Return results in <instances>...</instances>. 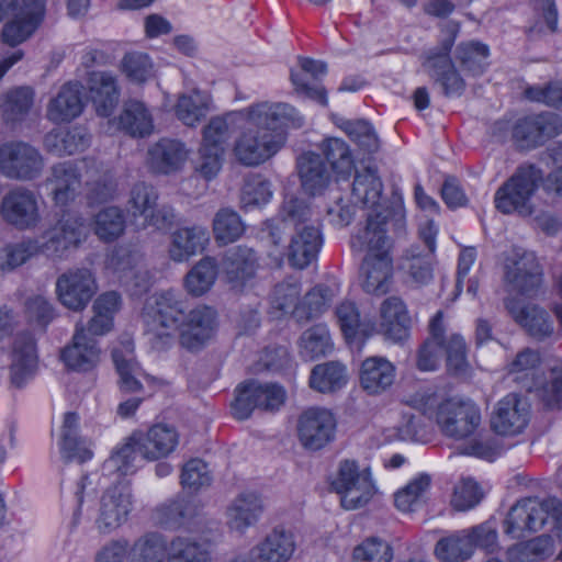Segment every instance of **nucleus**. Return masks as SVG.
I'll list each match as a JSON object with an SVG mask.
<instances>
[{"label": "nucleus", "instance_id": "obj_1", "mask_svg": "<svg viewBox=\"0 0 562 562\" xmlns=\"http://www.w3.org/2000/svg\"><path fill=\"white\" fill-rule=\"evenodd\" d=\"M216 311L198 305L186 313L181 296L173 290L149 296L142 318L151 346L157 350L170 347L179 338L188 350H198L212 337L216 327Z\"/></svg>", "mask_w": 562, "mask_h": 562}, {"label": "nucleus", "instance_id": "obj_2", "mask_svg": "<svg viewBox=\"0 0 562 562\" xmlns=\"http://www.w3.org/2000/svg\"><path fill=\"white\" fill-rule=\"evenodd\" d=\"M233 116L251 125L240 131L233 147L236 160L246 167L268 161L284 146L286 131L304 125L303 115L286 102L260 101L227 117Z\"/></svg>", "mask_w": 562, "mask_h": 562}, {"label": "nucleus", "instance_id": "obj_3", "mask_svg": "<svg viewBox=\"0 0 562 562\" xmlns=\"http://www.w3.org/2000/svg\"><path fill=\"white\" fill-rule=\"evenodd\" d=\"M86 176L88 199L91 202H102L110 199L115 191V183L108 172H101L93 160L63 161L50 168L46 186L50 190L56 205L66 206L75 201L81 178Z\"/></svg>", "mask_w": 562, "mask_h": 562}, {"label": "nucleus", "instance_id": "obj_4", "mask_svg": "<svg viewBox=\"0 0 562 562\" xmlns=\"http://www.w3.org/2000/svg\"><path fill=\"white\" fill-rule=\"evenodd\" d=\"M404 403L428 418H435L441 432L454 439L472 435L481 423L480 408L470 400L442 398L431 392H416Z\"/></svg>", "mask_w": 562, "mask_h": 562}, {"label": "nucleus", "instance_id": "obj_5", "mask_svg": "<svg viewBox=\"0 0 562 562\" xmlns=\"http://www.w3.org/2000/svg\"><path fill=\"white\" fill-rule=\"evenodd\" d=\"M179 443V435L173 427L154 425L146 434H134L119 447L103 463L106 474L119 476L134 473L143 460L154 461L169 456Z\"/></svg>", "mask_w": 562, "mask_h": 562}, {"label": "nucleus", "instance_id": "obj_6", "mask_svg": "<svg viewBox=\"0 0 562 562\" xmlns=\"http://www.w3.org/2000/svg\"><path fill=\"white\" fill-rule=\"evenodd\" d=\"M281 214L283 223L295 229L289 246V262L294 268L304 269L316 259L323 243L318 221L312 218L310 206L295 198L284 201Z\"/></svg>", "mask_w": 562, "mask_h": 562}, {"label": "nucleus", "instance_id": "obj_7", "mask_svg": "<svg viewBox=\"0 0 562 562\" xmlns=\"http://www.w3.org/2000/svg\"><path fill=\"white\" fill-rule=\"evenodd\" d=\"M540 353L531 348L520 350L507 364V372L526 391L536 390L539 397L549 408L562 407V361L555 362L549 370L550 378L541 386L538 385Z\"/></svg>", "mask_w": 562, "mask_h": 562}, {"label": "nucleus", "instance_id": "obj_8", "mask_svg": "<svg viewBox=\"0 0 562 562\" xmlns=\"http://www.w3.org/2000/svg\"><path fill=\"white\" fill-rule=\"evenodd\" d=\"M458 32L457 24L447 25L441 30L438 45L425 52L422 57L424 71L447 98L461 97L465 90V81L450 57Z\"/></svg>", "mask_w": 562, "mask_h": 562}, {"label": "nucleus", "instance_id": "obj_9", "mask_svg": "<svg viewBox=\"0 0 562 562\" xmlns=\"http://www.w3.org/2000/svg\"><path fill=\"white\" fill-rule=\"evenodd\" d=\"M542 180V171L533 165L517 168L514 175L495 192V207L504 213L530 216L533 213L531 198Z\"/></svg>", "mask_w": 562, "mask_h": 562}, {"label": "nucleus", "instance_id": "obj_10", "mask_svg": "<svg viewBox=\"0 0 562 562\" xmlns=\"http://www.w3.org/2000/svg\"><path fill=\"white\" fill-rule=\"evenodd\" d=\"M86 217L75 210L63 211L56 222L41 235L44 256L64 259L68 252L78 249L89 236Z\"/></svg>", "mask_w": 562, "mask_h": 562}, {"label": "nucleus", "instance_id": "obj_11", "mask_svg": "<svg viewBox=\"0 0 562 562\" xmlns=\"http://www.w3.org/2000/svg\"><path fill=\"white\" fill-rule=\"evenodd\" d=\"M562 503L558 498H547L542 502L536 498H525L513 505L503 521L504 533L513 539H520L530 532L540 530L549 515L559 516Z\"/></svg>", "mask_w": 562, "mask_h": 562}, {"label": "nucleus", "instance_id": "obj_12", "mask_svg": "<svg viewBox=\"0 0 562 562\" xmlns=\"http://www.w3.org/2000/svg\"><path fill=\"white\" fill-rule=\"evenodd\" d=\"M330 485L348 510L364 506L376 492L370 468L360 469L357 461L349 459L339 462Z\"/></svg>", "mask_w": 562, "mask_h": 562}, {"label": "nucleus", "instance_id": "obj_13", "mask_svg": "<svg viewBox=\"0 0 562 562\" xmlns=\"http://www.w3.org/2000/svg\"><path fill=\"white\" fill-rule=\"evenodd\" d=\"M45 159L38 148L22 140L0 145V173L8 179L32 181L44 171Z\"/></svg>", "mask_w": 562, "mask_h": 562}, {"label": "nucleus", "instance_id": "obj_14", "mask_svg": "<svg viewBox=\"0 0 562 562\" xmlns=\"http://www.w3.org/2000/svg\"><path fill=\"white\" fill-rule=\"evenodd\" d=\"M157 201L156 189L145 182H138L131 190L127 212L135 222L140 220L138 225L143 228L151 226L158 231L168 229L175 222V211L168 205L157 207Z\"/></svg>", "mask_w": 562, "mask_h": 562}, {"label": "nucleus", "instance_id": "obj_15", "mask_svg": "<svg viewBox=\"0 0 562 562\" xmlns=\"http://www.w3.org/2000/svg\"><path fill=\"white\" fill-rule=\"evenodd\" d=\"M2 220L19 231H31L42 222L40 200L34 191L25 187L9 190L1 199Z\"/></svg>", "mask_w": 562, "mask_h": 562}, {"label": "nucleus", "instance_id": "obj_16", "mask_svg": "<svg viewBox=\"0 0 562 562\" xmlns=\"http://www.w3.org/2000/svg\"><path fill=\"white\" fill-rule=\"evenodd\" d=\"M58 301L74 312L83 311L98 291L93 272L88 268H72L56 280Z\"/></svg>", "mask_w": 562, "mask_h": 562}, {"label": "nucleus", "instance_id": "obj_17", "mask_svg": "<svg viewBox=\"0 0 562 562\" xmlns=\"http://www.w3.org/2000/svg\"><path fill=\"white\" fill-rule=\"evenodd\" d=\"M504 279L512 291L535 295L542 283V270L536 255L520 248L513 249L505 261Z\"/></svg>", "mask_w": 562, "mask_h": 562}, {"label": "nucleus", "instance_id": "obj_18", "mask_svg": "<svg viewBox=\"0 0 562 562\" xmlns=\"http://www.w3.org/2000/svg\"><path fill=\"white\" fill-rule=\"evenodd\" d=\"M337 420L330 409L310 407L297 418L296 430L301 445L312 451H317L334 441Z\"/></svg>", "mask_w": 562, "mask_h": 562}, {"label": "nucleus", "instance_id": "obj_19", "mask_svg": "<svg viewBox=\"0 0 562 562\" xmlns=\"http://www.w3.org/2000/svg\"><path fill=\"white\" fill-rule=\"evenodd\" d=\"M132 509L133 495L128 486L109 487L99 502L95 529L103 536L113 533L127 521Z\"/></svg>", "mask_w": 562, "mask_h": 562}, {"label": "nucleus", "instance_id": "obj_20", "mask_svg": "<svg viewBox=\"0 0 562 562\" xmlns=\"http://www.w3.org/2000/svg\"><path fill=\"white\" fill-rule=\"evenodd\" d=\"M46 0H18L14 13L1 31L2 43L15 47L29 40L44 21Z\"/></svg>", "mask_w": 562, "mask_h": 562}, {"label": "nucleus", "instance_id": "obj_21", "mask_svg": "<svg viewBox=\"0 0 562 562\" xmlns=\"http://www.w3.org/2000/svg\"><path fill=\"white\" fill-rule=\"evenodd\" d=\"M561 133L562 117L552 112L526 116L513 127V138L520 148L526 149L538 147Z\"/></svg>", "mask_w": 562, "mask_h": 562}, {"label": "nucleus", "instance_id": "obj_22", "mask_svg": "<svg viewBox=\"0 0 562 562\" xmlns=\"http://www.w3.org/2000/svg\"><path fill=\"white\" fill-rule=\"evenodd\" d=\"M530 420V405L527 398L509 393L499 400L491 417L492 429L502 436L521 434Z\"/></svg>", "mask_w": 562, "mask_h": 562}, {"label": "nucleus", "instance_id": "obj_23", "mask_svg": "<svg viewBox=\"0 0 562 562\" xmlns=\"http://www.w3.org/2000/svg\"><path fill=\"white\" fill-rule=\"evenodd\" d=\"M505 307L512 318L533 339L543 341L554 335V323L544 307L513 297L505 300Z\"/></svg>", "mask_w": 562, "mask_h": 562}, {"label": "nucleus", "instance_id": "obj_24", "mask_svg": "<svg viewBox=\"0 0 562 562\" xmlns=\"http://www.w3.org/2000/svg\"><path fill=\"white\" fill-rule=\"evenodd\" d=\"M389 214L386 211L371 212L363 227L351 237V248L367 251V256L391 255L392 240L387 235Z\"/></svg>", "mask_w": 562, "mask_h": 562}, {"label": "nucleus", "instance_id": "obj_25", "mask_svg": "<svg viewBox=\"0 0 562 562\" xmlns=\"http://www.w3.org/2000/svg\"><path fill=\"white\" fill-rule=\"evenodd\" d=\"M257 268L256 254L243 246L228 249L222 260L224 279L235 291H243L255 279Z\"/></svg>", "mask_w": 562, "mask_h": 562}, {"label": "nucleus", "instance_id": "obj_26", "mask_svg": "<svg viewBox=\"0 0 562 562\" xmlns=\"http://www.w3.org/2000/svg\"><path fill=\"white\" fill-rule=\"evenodd\" d=\"M10 361L12 385L22 387L34 378L37 370V353L34 338L30 334H21L14 338Z\"/></svg>", "mask_w": 562, "mask_h": 562}, {"label": "nucleus", "instance_id": "obj_27", "mask_svg": "<svg viewBox=\"0 0 562 562\" xmlns=\"http://www.w3.org/2000/svg\"><path fill=\"white\" fill-rule=\"evenodd\" d=\"M61 359L72 370L88 371L99 362L100 348L97 340L86 333V328L77 324L71 344L61 351Z\"/></svg>", "mask_w": 562, "mask_h": 562}, {"label": "nucleus", "instance_id": "obj_28", "mask_svg": "<svg viewBox=\"0 0 562 562\" xmlns=\"http://www.w3.org/2000/svg\"><path fill=\"white\" fill-rule=\"evenodd\" d=\"M210 241L206 227L201 225L180 227L170 235L169 258L175 262L188 261L202 252Z\"/></svg>", "mask_w": 562, "mask_h": 562}, {"label": "nucleus", "instance_id": "obj_29", "mask_svg": "<svg viewBox=\"0 0 562 562\" xmlns=\"http://www.w3.org/2000/svg\"><path fill=\"white\" fill-rule=\"evenodd\" d=\"M188 158L183 143L162 138L149 147L147 165L153 172L169 175L181 169Z\"/></svg>", "mask_w": 562, "mask_h": 562}, {"label": "nucleus", "instance_id": "obj_30", "mask_svg": "<svg viewBox=\"0 0 562 562\" xmlns=\"http://www.w3.org/2000/svg\"><path fill=\"white\" fill-rule=\"evenodd\" d=\"M262 512V501L256 493H241L227 506L226 524L231 530L244 533L257 524Z\"/></svg>", "mask_w": 562, "mask_h": 562}, {"label": "nucleus", "instance_id": "obj_31", "mask_svg": "<svg viewBox=\"0 0 562 562\" xmlns=\"http://www.w3.org/2000/svg\"><path fill=\"white\" fill-rule=\"evenodd\" d=\"M88 89L98 115L110 116L120 97L116 77L106 71H92L88 77Z\"/></svg>", "mask_w": 562, "mask_h": 562}, {"label": "nucleus", "instance_id": "obj_32", "mask_svg": "<svg viewBox=\"0 0 562 562\" xmlns=\"http://www.w3.org/2000/svg\"><path fill=\"white\" fill-rule=\"evenodd\" d=\"M361 278L366 292L376 295L389 292L393 279L391 255L366 256L361 265Z\"/></svg>", "mask_w": 562, "mask_h": 562}, {"label": "nucleus", "instance_id": "obj_33", "mask_svg": "<svg viewBox=\"0 0 562 562\" xmlns=\"http://www.w3.org/2000/svg\"><path fill=\"white\" fill-rule=\"evenodd\" d=\"M81 85L65 83L47 105V117L54 123L69 122L83 110Z\"/></svg>", "mask_w": 562, "mask_h": 562}, {"label": "nucleus", "instance_id": "obj_34", "mask_svg": "<svg viewBox=\"0 0 562 562\" xmlns=\"http://www.w3.org/2000/svg\"><path fill=\"white\" fill-rule=\"evenodd\" d=\"M302 188L311 195L321 194L330 182V172L318 154L304 153L296 161Z\"/></svg>", "mask_w": 562, "mask_h": 562}, {"label": "nucleus", "instance_id": "obj_35", "mask_svg": "<svg viewBox=\"0 0 562 562\" xmlns=\"http://www.w3.org/2000/svg\"><path fill=\"white\" fill-rule=\"evenodd\" d=\"M409 323L406 306L400 297L391 296L382 303L380 328L386 339L394 342L406 339Z\"/></svg>", "mask_w": 562, "mask_h": 562}, {"label": "nucleus", "instance_id": "obj_36", "mask_svg": "<svg viewBox=\"0 0 562 562\" xmlns=\"http://www.w3.org/2000/svg\"><path fill=\"white\" fill-rule=\"evenodd\" d=\"M200 514V507L193 499L177 497L159 505L154 512L156 524L167 529L189 526Z\"/></svg>", "mask_w": 562, "mask_h": 562}, {"label": "nucleus", "instance_id": "obj_37", "mask_svg": "<svg viewBox=\"0 0 562 562\" xmlns=\"http://www.w3.org/2000/svg\"><path fill=\"white\" fill-rule=\"evenodd\" d=\"M383 183L375 169L368 167L357 171L352 182L351 199L355 204L381 212Z\"/></svg>", "mask_w": 562, "mask_h": 562}, {"label": "nucleus", "instance_id": "obj_38", "mask_svg": "<svg viewBox=\"0 0 562 562\" xmlns=\"http://www.w3.org/2000/svg\"><path fill=\"white\" fill-rule=\"evenodd\" d=\"M251 550L258 562H286L295 550V542L291 532L274 528Z\"/></svg>", "mask_w": 562, "mask_h": 562}, {"label": "nucleus", "instance_id": "obj_39", "mask_svg": "<svg viewBox=\"0 0 562 562\" xmlns=\"http://www.w3.org/2000/svg\"><path fill=\"white\" fill-rule=\"evenodd\" d=\"M395 367L383 357H369L361 366L360 383L369 394H379L394 382Z\"/></svg>", "mask_w": 562, "mask_h": 562}, {"label": "nucleus", "instance_id": "obj_40", "mask_svg": "<svg viewBox=\"0 0 562 562\" xmlns=\"http://www.w3.org/2000/svg\"><path fill=\"white\" fill-rule=\"evenodd\" d=\"M79 417L76 413H66L58 442L61 458L69 461L86 462L92 458V452L86 441L78 436Z\"/></svg>", "mask_w": 562, "mask_h": 562}, {"label": "nucleus", "instance_id": "obj_41", "mask_svg": "<svg viewBox=\"0 0 562 562\" xmlns=\"http://www.w3.org/2000/svg\"><path fill=\"white\" fill-rule=\"evenodd\" d=\"M89 135L81 127H57L44 136L45 149L56 156L74 155L89 146Z\"/></svg>", "mask_w": 562, "mask_h": 562}, {"label": "nucleus", "instance_id": "obj_42", "mask_svg": "<svg viewBox=\"0 0 562 562\" xmlns=\"http://www.w3.org/2000/svg\"><path fill=\"white\" fill-rule=\"evenodd\" d=\"M113 362L115 364L120 390L126 393H136L142 391L143 385L138 380L142 369L134 357V345L131 340L122 344L121 348H114L112 351Z\"/></svg>", "mask_w": 562, "mask_h": 562}, {"label": "nucleus", "instance_id": "obj_43", "mask_svg": "<svg viewBox=\"0 0 562 562\" xmlns=\"http://www.w3.org/2000/svg\"><path fill=\"white\" fill-rule=\"evenodd\" d=\"M127 551V562H168L169 543L162 533L148 531L136 538Z\"/></svg>", "mask_w": 562, "mask_h": 562}, {"label": "nucleus", "instance_id": "obj_44", "mask_svg": "<svg viewBox=\"0 0 562 562\" xmlns=\"http://www.w3.org/2000/svg\"><path fill=\"white\" fill-rule=\"evenodd\" d=\"M301 283L295 278H288L277 283L269 297L270 313L281 318L293 315L297 319V312L301 310Z\"/></svg>", "mask_w": 562, "mask_h": 562}, {"label": "nucleus", "instance_id": "obj_45", "mask_svg": "<svg viewBox=\"0 0 562 562\" xmlns=\"http://www.w3.org/2000/svg\"><path fill=\"white\" fill-rule=\"evenodd\" d=\"M35 91L29 86L14 87L0 98V111L4 122L20 123L31 112Z\"/></svg>", "mask_w": 562, "mask_h": 562}, {"label": "nucleus", "instance_id": "obj_46", "mask_svg": "<svg viewBox=\"0 0 562 562\" xmlns=\"http://www.w3.org/2000/svg\"><path fill=\"white\" fill-rule=\"evenodd\" d=\"M121 306L117 292L109 291L97 297L92 305L93 316L88 323L86 333L91 336H102L113 327V318Z\"/></svg>", "mask_w": 562, "mask_h": 562}, {"label": "nucleus", "instance_id": "obj_47", "mask_svg": "<svg viewBox=\"0 0 562 562\" xmlns=\"http://www.w3.org/2000/svg\"><path fill=\"white\" fill-rule=\"evenodd\" d=\"M430 337L424 342L418 351L417 367L422 371H434L437 369L445 345V327L441 312L432 317L430 325Z\"/></svg>", "mask_w": 562, "mask_h": 562}, {"label": "nucleus", "instance_id": "obj_48", "mask_svg": "<svg viewBox=\"0 0 562 562\" xmlns=\"http://www.w3.org/2000/svg\"><path fill=\"white\" fill-rule=\"evenodd\" d=\"M348 381L347 368L338 361L316 364L310 375V386L319 393H334Z\"/></svg>", "mask_w": 562, "mask_h": 562}, {"label": "nucleus", "instance_id": "obj_49", "mask_svg": "<svg viewBox=\"0 0 562 562\" xmlns=\"http://www.w3.org/2000/svg\"><path fill=\"white\" fill-rule=\"evenodd\" d=\"M119 126L133 137H145L154 130L153 117L143 102L130 100L119 116Z\"/></svg>", "mask_w": 562, "mask_h": 562}, {"label": "nucleus", "instance_id": "obj_50", "mask_svg": "<svg viewBox=\"0 0 562 562\" xmlns=\"http://www.w3.org/2000/svg\"><path fill=\"white\" fill-rule=\"evenodd\" d=\"M336 316L341 331L348 341L364 340L374 330L372 323H367L360 317V313L353 302L346 301L336 308Z\"/></svg>", "mask_w": 562, "mask_h": 562}, {"label": "nucleus", "instance_id": "obj_51", "mask_svg": "<svg viewBox=\"0 0 562 562\" xmlns=\"http://www.w3.org/2000/svg\"><path fill=\"white\" fill-rule=\"evenodd\" d=\"M435 554L441 562H463L473 554V540L468 530L457 531L437 542Z\"/></svg>", "mask_w": 562, "mask_h": 562}, {"label": "nucleus", "instance_id": "obj_52", "mask_svg": "<svg viewBox=\"0 0 562 562\" xmlns=\"http://www.w3.org/2000/svg\"><path fill=\"white\" fill-rule=\"evenodd\" d=\"M217 262L212 257H204L196 262L184 278V288L192 296H202L209 292L217 278Z\"/></svg>", "mask_w": 562, "mask_h": 562}, {"label": "nucleus", "instance_id": "obj_53", "mask_svg": "<svg viewBox=\"0 0 562 562\" xmlns=\"http://www.w3.org/2000/svg\"><path fill=\"white\" fill-rule=\"evenodd\" d=\"M212 228L215 241L220 245H228L243 236L245 224L235 210L222 207L214 215Z\"/></svg>", "mask_w": 562, "mask_h": 562}, {"label": "nucleus", "instance_id": "obj_54", "mask_svg": "<svg viewBox=\"0 0 562 562\" xmlns=\"http://www.w3.org/2000/svg\"><path fill=\"white\" fill-rule=\"evenodd\" d=\"M338 293L336 284H317L311 289L301 301V310L297 312V321H308L324 313Z\"/></svg>", "mask_w": 562, "mask_h": 562}, {"label": "nucleus", "instance_id": "obj_55", "mask_svg": "<svg viewBox=\"0 0 562 562\" xmlns=\"http://www.w3.org/2000/svg\"><path fill=\"white\" fill-rule=\"evenodd\" d=\"M139 257L128 249L116 250L111 259L110 266L120 274L121 280L127 285H134L140 291L147 289L146 273L137 269Z\"/></svg>", "mask_w": 562, "mask_h": 562}, {"label": "nucleus", "instance_id": "obj_56", "mask_svg": "<svg viewBox=\"0 0 562 562\" xmlns=\"http://www.w3.org/2000/svg\"><path fill=\"white\" fill-rule=\"evenodd\" d=\"M209 109V97L199 90H193L192 93L182 94L178 98L175 112L184 125L192 127L206 116Z\"/></svg>", "mask_w": 562, "mask_h": 562}, {"label": "nucleus", "instance_id": "obj_57", "mask_svg": "<svg viewBox=\"0 0 562 562\" xmlns=\"http://www.w3.org/2000/svg\"><path fill=\"white\" fill-rule=\"evenodd\" d=\"M125 215L117 206H106L100 210L93 220L94 234L103 241H113L125 231Z\"/></svg>", "mask_w": 562, "mask_h": 562}, {"label": "nucleus", "instance_id": "obj_58", "mask_svg": "<svg viewBox=\"0 0 562 562\" xmlns=\"http://www.w3.org/2000/svg\"><path fill=\"white\" fill-rule=\"evenodd\" d=\"M432 254L422 255L417 249H409L402 257L400 269L416 285H425L434 278Z\"/></svg>", "mask_w": 562, "mask_h": 562}, {"label": "nucleus", "instance_id": "obj_59", "mask_svg": "<svg viewBox=\"0 0 562 562\" xmlns=\"http://www.w3.org/2000/svg\"><path fill=\"white\" fill-rule=\"evenodd\" d=\"M301 353L314 360L329 355L334 349V344L326 325L317 324L306 329L300 339Z\"/></svg>", "mask_w": 562, "mask_h": 562}, {"label": "nucleus", "instance_id": "obj_60", "mask_svg": "<svg viewBox=\"0 0 562 562\" xmlns=\"http://www.w3.org/2000/svg\"><path fill=\"white\" fill-rule=\"evenodd\" d=\"M209 547L188 537H175L169 543L168 562H211Z\"/></svg>", "mask_w": 562, "mask_h": 562}, {"label": "nucleus", "instance_id": "obj_61", "mask_svg": "<svg viewBox=\"0 0 562 562\" xmlns=\"http://www.w3.org/2000/svg\"><path fill=\"white\" fill-rule=\"evenodd\" d=\"M488 56V46L475 41L460 43L456 48V59L473 76H480L485 71Z\"/></svg>", "mask_w": 562, "mask_h": 562}, {"label": "nucleus", "instance_id": "obj_62", "mask_svg": "<svg viewBox=\"0 0 562 562\" xmlns=\"http://www.w3.org/2000/svg\"><path fill=\"white\" fill-rule=\"evenodd\" d=\"M321 149L338 176L346 177L350 175L355 161L350 147L345 140L337 137L326 138L323 140Z\"/></svg>", "mask_w": 562, "mask_h": 562}, {"label": "nucleus", "instance_id": "obj_63", "mask_svg": "<svg viewBox=\"0 0 562 562\" xmlns=\"http://www.w3.org/2000/svg\"><path fill=\"white\" fill-rule=\"evenodd\" d=\"M430 483L428 474H418L395 494V506L402 512L415 510L424 502Z\"/></svg>", "mask_w": 562, "mask_h": 562}, {"label": "nucleus", "instance_id": "obj_64", "mask_svg": "<svg viewBox=\"0 0 562 562\" xmlns=\"http://www.w3.org/2000/svg\"><path fill=\"white\" fill-rule=\"evenodd\" d=\"M235 400L232 403V414L239 420L247 419L254 409L259 408L260 382L249 380L239 384L235 390Z\"/></svg>", "mask_w": 562, "mask_h": 562}]
</instances>
